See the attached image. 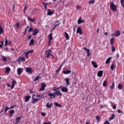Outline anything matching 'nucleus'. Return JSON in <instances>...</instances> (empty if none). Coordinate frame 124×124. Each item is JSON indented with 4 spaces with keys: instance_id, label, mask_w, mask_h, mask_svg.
Returning a JSON list of instances; mask_svg holds the SVG:
<instances>
[{
    "instance_id": "obj_1",
    "label": "nucleus",
    "mask_w": 124,
    "mask_h": 124,
    "mask_svg": "<svg viewBox=\"0 0 124 124\" xmlns=\"http://www.w3.org/2000/svg\"><path fill=\"white\" fill-rule=\"evenodd\" d=\"M110 8L111 9V10H112V11H114V12H116V11H117V6L115 5L114 2H110Z\"/></svg>"
},
{
    "instance_id": "obj_2",
    "label": "nucleus",
    "mask_w": 124,
    "mask_h": 124,
    "mask_svg": "<svg viewBox=\"0 0 124 124\" xmlns=\"http://www.w3.org/2000/svg\"><path fill=\"white\" fill-rule=\"evenodd\" d=\"M121 35V31H117L115 33L111 34L112 37H118Z\"/></svg>"
},
{
    "instance_id": "obj_3",
    "label": "nucleus",
    "mask_w": 124,
    "mask_h": 124,
    "mask_svg": "<svg viewBox=\"0 0 124 124\" xmlns=\"http://www.w3.org/2000/svg\"><path fill=\"white\" fill-rule=\"evenodd\" d=\"M47 11H48V12L47 13V15H48V16H51L55 13V10H52L51 9H47Z\"/></svg>"
},
{
    "instance_id": "obj_4",
    "label": "nucleus",
    "mask_w": 124,
    "mask_h": 124,
    "mask_svg": "<svg viewBox=\"0 0 124 124\" xmlns=\"http://www.w3.org/2000/svg\"><path fill=\"white\" fill-rule=\"evenodd\" d=\"M45 88H46V84L45 83H43L41 84V88H40L39 90V92H41L42 91H45Z\"/></svg>"
},
{
    "instance_id": "obj_5",
    "label": "nucleus",
    "mask_w": 124,
    "mask_h": 124,
    "mask_svg": "<svg viewBox=\"0 0 124 124\" xmlns=\"http://www.w3.org/2000/svg\"><path fill=\"white\" fill-rule=\"evenodd\" d=\"M83 50H84V51H86L87 57H90V56H91V53L90 52V49L87 48V47H84L83 48Z\"/></svg>"
},
{
    "instance_id": "obj_6",
    "label": "nucleus",
    "mask_w": 124,
    "mask_h": 124,
    "mask_svg": "<svg viewBox=\"0 0 124 124\" xmlns=\"http://www.w3.org/2000/svg\"><path fill=\"white\" fill-rule=\"evenodd\" d=\"M26 71L27 73L29 74H31L32 73V70L30 67H27L26 68Z\"/></svg>"
},
{
    "instance_id": "obj_7",
    "label": "nucleus",
    "mask_w": 124,
    "mask_h": 124,
    "mask_svg": "<svg viewBox=\"0 0 124 124\" xmlns=\"http://www.w3.org/2000/svg\"><path fill=\"white\" fill-rule=\"evenodd\" d=\"M22 72H23V68H18L17 69V73L18 75H21V74H22Z\"/></svg>"
},
{
    "instance_id": "obj_8",
    "label": "nucleus",
    "mask_w": 124,
    "mask_h": 124,
    "mask_svg": "<svg viewBox=\"0 0 124 124\" xmlns=\"http://www.w3.org/2000/svg\"><path fill=\"white\" fill-rule=\"evenodd\" d=\"M61 92H62V93H68V89L65 87H64L61 89Z\"/></svg>"
},
{
    "instance_id": "obj_9",
    "label": "nucleus",
    "mask_w": 124,
    "mask_h": 124,
    "mask_svg": "<svg viewBox=\"0 0 124 124\" xmlns=\"http://www.w3.org/2000/svg\"><path fill=\"white\" fill-rule=\"evenodd\" d=\"M38 32H39L38 29H35V30H33L32 35L35 36L36 34H37V33H38Z\"/></svg>"
},
{
    "instance_id": "obj_10",
    "label": "nucleus",
    "mask_w": 124,
    "mask_h": 124,
    "mask_svg": "<svg viewBox=\"0 0 124 124\" xmlns=\"http://www.w3.org/2000/svg\"><path fill=\"white\" fill-rule=\"evenodd\" d=\"M62 73L65 75L70 74V73H71V70H67L66 71L63 70Z\"/></svg>"
},
{
    "instance_id": "obj_11",
    "label": "nucleus",
    "mask_w": 124,
    "mask_h": 124,
    "mask_svg": "<svg viewBox=\"0 0 124 124\" xmlns=\"http://www.w3.org/2000/svg\"><path fill=\"white\" fill-rule=\"evenodd\" d=\"M102 75H103V71H99L97 73L98 77H102Z\"/></svg>"
},
{
    "instance_id": "obj_12",
    "label": "nucleus",
    "mask_w": 124,
    "mask_h": 124,
    "mask_svg": "<svg viewBox=\"0 0 124 124\" xmlns=\"http://www.w3.org/2000/svg\"><path fill=\"white\" fill-rule=\"evenodd\" d=\"M39 100H40V99L34 98V97L33 96L32 97L31 103H35V102H37V101H39Z\"/></svg>"
},
{
    "instance_id": "obj_13",
    "label": "nucleus",
    "mask_w": 124,
    "mask_h": 124,
    "mask_svg": "<svg viewBox=\"0 0 124 124\" xmlns=\"http://www.w3.org/2000/svg\"><path fill=\"white\" fill-rule=\"evenodd\" d=\"M16 80H13L12 83V86L11 87V90H12L14 88V87H15V85H16Z\"/></svg>"
},
{
    "instance_id": "obj_14",
    "label": "nucleus",
    "mask_w": 124,
    "mask_h": 124,
    "mask_svg": "<svg viewBox=\"0 0 124 124\" xmlns=\"http://www.w3.org/2000/svg\"><path fill=\"white\" fill-rule=\"evenodd\" d=\"M77 33H79L80 35H82V31H81V28L78 27L77 30Z\"/></svg>"
},
{
    "instance_id": "obj_15",
    "label": "nucleus",
    "mask_w": 124,
    "mask_h": 124,
    "mask_svg": "<svg viewBox=\"0 0 124 124\" xmlns=\"http://www.w3.org/2000/svg\"><path fill=\"white\" fill-rule=\"evenodd\" d=\"M25 62V61H26V59L25 58V57H19L18 59V62Z\"/></svg>"
},
{
    "instance_id": "obj_16",
    "label": "nucleus",
    "mask_w": 124,
    "mask_h": 124,
    "mask_svg": "<svg viewBox=\"0 0 124 124\" xmlns=\"http://www.w3.org/2000/svg\"><path fill=\"white\" fill-rule=\"evenodd\" d=\"M92 63L94 68H97V67H98V65H97V64H96L94 61H92Z\"/></svg>"
},
{
    "instance_id": "obj_17",
    "label": "nucleus",
    "mask_w": 124,
    "mask_h": 124,
    "mask_svg": "<svg viewBox=\"0 0 124 124\" xmlns=\"http://www.w3.org/2000/svg\"><path fill=\"white\" fill-rule=\"evenodd\" d=\"M9 114H10L11 117H13V114H15V110H14V109L9 110Z\"/></svg>"
},
{
    "instance_id": "obj_18",
    "label": "nucleus",
    "mask_w": 124,
    "mask_h": 124,
    "mask_svg": "<svg viewBox=\"0 0 124 124\" xmlns=\"http://www.w3.org/2000/svg\"><path fill=\"white\" fill-rule=\"evenodd\" d=\"M84 22H85V20H82V19H81V18H79L78 20V25H80V24H82V23H84Z\"/></svg>"
},
{
    "instance_id": "obj_19",
    "label": "nucleus",
    "mask_w": 124,
    "mask_h": 124,
    "mask_svg": "<svg viewBox=\"0 0 124 124\" xmlns=\"http://www.w3.org/2000/svg\"><path fill=\"white\" fill-rule=\"evenodd\" d=\"M57 95L62 96V93H61V91L58 90L56 92Z\"/></svg>"
},
{
    "instance_id": "obj_20",
    "label": "nucleus",
    "mask_w": 124,
    "mask_h": 124,
    "mask_svg": "<svg viewBox=\"0 0 124 124\" xmlns=\"http://www.w3.org/2000/svg\"><path fill=\"white\" fill-rule=\"evenodd\" d=\"M21 119H22V117H18L16 118V124H18V123H19V122L20 120H21Z\"/></svg>"
},
{
    "instance_id": "obj_21",
    "label": "nucleus",
    "mask_w": 124,
    "mask_h": 124,
    "mask_svg": "<svg viewBox=\"0 0 124 124\" xmlns=\"http://www.w3.org/2000/svg\"><path fill=\"white\" fill-rule=\"evenodd\" d=\"M46 106L47 108H51L53 107V103H51V104H49V103H47L46 104Z\"/></svg>"
},
{
    "instance_id": "obj_22",
    "label": "nucleus",
    "mask_w": 124,
    "mask_h": 124,
    "mask_svg": "<svg viewBox=\"0 0 124 124\" xmlns=\"http://www.w3.org/2000/svg\"><path fill=\"white\" fill-rule=\"evenodd\" d=\"M53 40V36H52V33L49 34V42H51V41Z\"/></svg>"
},
{
    "instance_id": "obj_23",
    "label": "nucleus",
    "mask_w": 124,
    "mask_h": 124,
    "mask_svg": "<svg viewBox=\"0 0 124 124\" xmlns=\"http://www.w3.org/2000/svg\"><path fill=\"white\" fill-rule=\"evenodd\" d=\"M64 33L66 39L68 40V39H69V35L66 32H64Z\"/></svg>"
},
{
    "instance_id": "obj_24",
    "label": "nucleus",
    "mask_w": 124,
    "mask_h": 124,
    "mask_svg": "<svg viewBox=\"0 0 124 124\" xmlns=\"http://www.w3.org/2000/svg\"><path fill=\"white\" fill-rule=\"evenodd\" d=\"M30 99H31V96H29V95L26 96V99H25V102H28V101H29Z\"/></svg>"
},
{
    "instance_id": "obj_25",
    "label": "nucleus",
    "mask_w": 124,
    "mask_h": 124,
    "mask_svg": "<svg viewBox=\"0 0 124 124\" xmlns=\"http://www.w3.org/2000/svg\"><path fill=\"white\" fill-rule=\"evenodd\" d=\"M111 61V57L108 58L106 61V63L107 64L108 63H110V61Z\"/></svg>"
},
{
    "instance_id": "obj_26",
    "label": "nucleus",
    "mask_w": 124,
    "mask_h": 124,
    "mask_svg": "<svg viewBox=\"0 0 124 124\" xmlns=\"http://www.w3.org/2000/svg\"><path fill=\"white\" fill-rule=\"evenodd\" d=\"M43 95H44V94H42V95L38 94V95H36V97H40V98H39V99L40 100V99H42V98H44Z\"/></svg>"
},
{
    "instance_id": "obj_27",
    "label": "nucleus",
    "mask_w": 124,
    "mask_h": 124,
    "mask_svg": "<svg viewBox=\"0 0 124 124\" xmlns=\"http://www.w3.org/2000/svg\"><path fill=\"white\" fill-rule=\"evenodd\" d=\"M96 119L97 120V123H99V122L100 121V117L99 116L97 115L96 116Z\"/></svg>"
},
{
    "instance_id": "obj_28",
    "label": "nucleus",
    "mask_w": 124,
    "mask_h": 124,
    "mask_svg": "<svg viewBox=\"0 0 124 124\" xmlns=\"http://www.w3.org/2000/svg\"><path fill=\"white\" fill-rule=\"evenodd\" d=\"M118 88L119 90H122L123 89V85L122 84H119L118 86Z\"/></svg>"
},
{
    "instance_id": "obj_29",
    "label": "nucleus",
    "mask_w": 124,
    "mask_h": 124,
    "mask_svg": "<svg viewBox=\"0 0 124 124\" xmlns=\"http://www.w3.org/2000/svg\"><path fill=\"white\" fill-rule=\"evenodd\" d=\"M115 118V114H112L111 117L109 119V121H112V120H114Z\"/></svg>"
},
{
    "instance_id": "obj_30",
    "label": "nucleus",
    "mask_w": 124,
    "mask_h": 124,
    "mask_svg": "<svg viewBox=\"0 0 124 124\" xmlns=\"http://www.w3.org/2000/svg\"><path fill=\"white\" fill-rule=\"evenodd\" d=\"M33 43H34V39H31L30 43H29V45H32V44H33Z\"/></svg>"
},
{
    "instance_id": "obj_31",
    "label": "nucleus",
    "mask_w": 124,
    "mask_h": 124,
    "mask_svg": "<svg viewBox=\"0 0 124 124\" xmlns=\"http://www.w3.org/2000/svg\"><path fill=\"white\" fill-rule=\"evenodd\" d=\"M41 77H39V76H37L34 79V81H38L39 79H40Z\"/></svg>"
},
{
    "instance_id": "obj_32",
    "label": "nucleus",
    "mask_w": 124,
    "mask_h": 124,
    "mask_svg": "<svg viewBox=\"0 0 124 124\" xmlns=\"http://www.w3.org/2000/svg\"><path fill=\"white\" fill-rule=\"evenodd\" d=\"M48 96H50V98H51L52 99V98H54V95H53L52 93H48Z\"/></svg>"
},
{
    "instance_id": "obj_33",
    "label": "nucleus",
    "mask_w": 124,
    "mask_h": 124,
    "mask_svg": "<svg viewBox=\"0 0 124 124\" xmlns=\"http://www.w3.org/2000/svg\"><path fill=\"white\" fill-rule=\"evenodd\" d=\"M28 20H29L30 22H34L35 20L34 18L31 19L30 16L28 17Z\"/></svg>"
},
{
    "instance_id": "obj_34",
    "label": "nucleus",
    "mask_w": 124,
    "mask_h": 124,
    "mask_svg": "<svg viewBox=\"0 0 124 124\" xmlns=\"http://www.w3.org/2000/svg\"><path fill=\"white\" fill-rule=\"evenodd\" d=\"M114 68H115V66L114 64H112L110 66V69L111 71H114Z\"/></svg>"
},
{
    "instance_id": "obj_35",
    "label": "nucleus",
    "mask_w": 124,
    "mask_h": 124,
    "mask_svg": "<svg viewBox=\"0 0 124 124\" xmlns=\"http://www.w3.org/2000/svg\"><path fill=\"white\" fill-rule=\"evenodd\" d=\"M65 81H66V85H69V79L66 78H65Z\"/></svg>"
},
{
    "instance_id": "obj_36",
    "label": "nucleus",
    "mask_w": 124,
    "mask_h": 124,
    "mask_svg": "<svg viewBox=\"0 0 124 124\" xmlns=\"http://www.w3.org/2000/svg\"><path fill=\"white\" fill-rule=\"evenodd\" d=\"M55 106H56L57 107H62V105L58 103H55Z\"/></svg>"
},
{
    "instance_id": "obj_37",
    "label": "nucleus",
    "mask_w": 124,
    "mask_h": 124,
    "mask_svg": "<svg viewBox=\"0 0 124 124\" xmlns=\"http://www.w3.org/2000/svg\"><path fill=\"white\" fill-rule=\"evenodd\" d=\"M114 40H115V39L113 38L110 39V42L111 45H113V43H114Z\"/></svg>"
},
{
    "instance_id": "obj_38",
    "label": "nucleus",
    "mask_w": 124,
    "mask_h": 124,
    "mask_svg": "<svg viewBox=\"0 0 124 124\" xmlns=\"http://www.w3.org/2000/svg\"><path fill=\"white\" fill-rule=\"evenodd\" d=\"M8 110H10V108H9L7 107V106H6V108L4 110V113H6V112H7V111H8Z\"/></svg>"
},
{
    "instance_id": "obj_39",
    "label": "nucleus",
    "mask_w": 124,
    "mask_h": 124,
    "mask_svg": "<svg viewBox=\"0 0 124 124\" xmlns=\"http://www.w3.org/2000/svg\"><path fill=\"white\" fill-rule=\"evenodd\" d=\"M10 70H11V69L9 67H7L6 68V72L7 73H9V71H10Z\"/></svg>"
},
{
    "instance_id": "obj_40",
    "label": "nucleus",
    "mask_w": 124,
    "mask_h": 124,
    "mask_svg": "<svg viewBox=\"0 0 124 124\" xmlns=\"http://www.w3.org/2000/svg\"><path fill=\"white\" fill-rule=\"evenodd\" d=\"M24 55H25V57L26 58V59H29V53L27 52H24Z\"/></svg>"
},
{
    "instance_id": "obj_41",
    "label": "nucleus",
    "mask_w": 124,
    "mask_h": 124,
    "mask_svg": "<svg viewBox=\"0 0 124 124\" xmlns=\"http://www.w3.org/2000/svg\"><path fill=\"white\" fill-rule=\"evenodd\" d=\"M103 86L104 87H106L107 86V81L106 80H105L103 83Z\"/></svg>"
},
{
    "instance_id": "obj_42",
    "label": "nucleus",
    "mask_w": 124,
    "mask_h": 124,
    "mask_svg": "<svg viewBox=\"0 0 124 124\" xmlns=\"http://www.w3.org/2000/svg\"><path fill=\"white\" fill-rule=\"evenodd\" d=\"M114 87H115V84L114 83V82H113V83L111 85V86H110V89H114Z\"/></svg>"
},
{
    "instance_id": "obj_43",
    "label": "nucleus",
    "mask_w": 124,
    "mask_h": 124,
    "mask_svg": "<svg viewBox=\"0 0 124 124\" xmlns=\"http://www.w3.org/2000/svg\"><path fill=\"white\" fill-rule=\"evenodd\" d=\"M60 25H61V23H58V24L55 25L54 26V27L52 28V30H55V29H56V28H57V27H58V26H60Z\"/></svg>"
},
{
    "instance_id": "obj_44",
    "label": "nucleus",
    "mask_w": 124,
    "mask_h": 124,
    "mask_svg": "<svg viewBox=\"0 0 124 124\" xmlns=\"http://www.w3.org/2000/svg\"><path fill=\"white\" fill-rule=\"evenodd\" d=\"M46 57L47 58V59H49L50 55H51V53H46Z\"/></svg>"
},
{
    "instance_id": "obj_45",
    "label": "nucleus",
    "mask_w": 124,
    "mask_h": 124,
    "mask_svg": "<svg viewBox=\"0 0 124 124\" xmlns=\"http://www.w3.org/2000/svg\"><path fill=\"white\" fill-rule=\"evenodd\" d=\"M3 32V29L2 27L0 28V34H1Z\"/></svg>"
},
{
    "instance_id": "obj_46",
    "label": "nucleus",
    "mask_w": 124,
    "mask_h": 124,
    "mask_svg": "<svg viewBox=\"0 0 124 124\" xmlns=\"http://www.w3.org/2000/svg\"><path fill=\"white\" fill-rule=\"evenodd\" d=\"M115 51H116V48H115L114 46H112L111 51L114 52Z\"/></svg>"
},
{
    "instance_id": "obj_47",
    "label": "nucleus",
    "mask_w": 124,
    "mask_h": 124,
    "mask_svg": "<svg viewBox=\"0 0 124 124\" xmlns=\"http://www.w3.org/2000/svg\"><path fill=\"white\" fill-rule=\"evenodd\" d=\"M50 4V3H43V5L44 6H47L48 5Z\"/></svg>"
},
{
    "instance_id": "obj_48",
    "label": "nucleus",
    "mask_w": 124,
    "mask_h": 124,
    "mask_svg": "<svg viewBox=\"0 0 124 124\" xmlns=\"http://www.w3.org/2000/svg\"><path fill=\"white\" fill-rule=\"evenodd\" d=\"M58 90L59 89L58 88H56V87L53 88V92H55V93H56Z\"/></svg>"
},
{
    "instance_id": "obj_49",
    "label": "nucleus",
    "mask_w": 124,
    "mask_h": 124,
    "mask_svg": "<svg viewBox=\"0 0 124 124\" xmlns=\"http://www.w3.org/2000/svg\"><path fill=\"white\" fill-rule=\"evenodd\" d=\"M117 112H118V113H119V114H122V113H123L122 109H118L117 110Z\"/></svg>"
},
{
    "instance_id": "obj_50",
    "label": "nucleus",
    "mask_w": 124,
    "mask_h": 124,
    "mask_svg": "<svg viewBox=\"0 0 124 124\" xmlns=\"http://www.w3.org/2000/svg\"><path fill=\"white\" fill-rule=\"evenodd\" d=\"M3 46V42H0V48H1Z\"/></svg>"
},
{
    "instance_id": "obj_51",
    "label": "nucleus",
    "mask_w": 124,
    "mask_h": 124,
    "mask_svg": "<svg viewBox=\"0 0 124 124\" xmlns=\"http://www.w3.org/2000/svg\"><path fill=\"white\" fill-rule=\"evenodd\" d=\"M94 2H95L94 1H93V0L90 1L89 2V4H91L94 3Z\"/></svg>"
},
{
    "instance_id": "obj_52",
    "label": "nucleus",
    "mask_w": 124,
    "mask_h": 124,
    "mask_svg": "<svg viewBox=\"0 0 124 124\" xmlns=\"http://www.w3.org/2000/svg\"><path fill=\"white\" fill-rule=\"evenodd\" d=\"M46 53H47L48 54H50L51 53V49H48L46 51Z\"/></svg>"
},
{
    "instance_id": "obj_53",
    "label": "nucleus",
    "mask_w": 124,
    "mask_h": 124,
    "mask_svg": "<svg viewBox=\"0 0 124 124\" xmlns=\"http://www.w3.org/2000/svg\"><path fill=\"white\" fill-rule=\"evenodd\" d=\"M52 94L53 95V97H54V98L56 97V95H57L56 92L52 93Z\"/></svg>"
},
{
    "instance_id": "obj_54",
    "label": "nucleus",
    "mask_w": 124,
    "mask_h": 124,
    "mask_svg": "<svg viewBox=\"0 0 124 124\" xmlns=\"http://www.w3.org/2000/svg\"><path fill=\"white\" fill-rule=\"evenodd\" d=\"M41 115L43 116V117H45V116H46V113L45 112H42Z\"/></svg>"
},
{
    "instance_id": "obj_55",
    "label": "nucleus",
    "mask_w": 124,
    "mask_h": 124,
    "mask_svg": "<svg viewBox=\"0 0 124 124\" xmlns=\"http://www.w3.org/2000/svg\"><path fill=\"white\" fill-rule=\"evenodd\" d=\"M32 28L31 27L30 28H29L28 31H29V32H31V31H32Z\"/></svg>"
},
{
    "instance_id": "obj_56",
    "label": "nucleus",
    "mask_w": 124,
    "mask_h": 124,
    "mask_svg": "<svg viewBox=\"0 0 124 124\" xmlns=\"http://www.w3.org/2000/svg\"><path fill=\"white\" fill-rule=\"evenodd\" d=\"M8 43V41L7 40V39L5 41V46H6L7 45V43Z\"/></svg>"
},
{
    "instance_id": "obj_57",
    "label": "nucleus",
    "mask_w": 124,
    "mask_h": 124,
    "mask_svg": "<svg viewBox=\"0 0 124 124\" xmlns=\"http://www.w3.org/2000/svg\"><path fill=\"white\" fill-rule=\"evenodd\" d=\"M2 60H3V61H4V62H6V60H7L6 57L3 56Z\"/></svg>"
},
{
    "instance_id": "obj_58",
    "label": "nucleus",
    "mask_w": 124,
    "mask_h": 124,
    "mask_svg": "<svg viewBox=\"0 0 124 124\" xmlns=\"http://www.w3.org/2000/svg\"><path fill=\"white\" fill-rule=\"evenodd\" d=\"M15 106H16V105L12 106L11 107H10L9 108V109H14V107H15Z\"/></svg>"
},
{
    "instance_id": "obj_59",
    "label": "nucleus",
    "mask_w": 124,
    "mask_h": 124,
    "mask_svg": "<svg viewBox=\"0 0 124 124\" xmlns=\"http://www.w3.org/2000/svg\"><path fill=\"white\" fill-rule=\"evenodd\" d=\"M27 52L28 54H30V53H33V51L32 50H29Z\"/></svg>"
},
{
    "instance_id": "obj_60",
    "label": "nucleus",
    "mask_w": 124,
    "mask_h": 124,
    "mask_svg": "<svg viewBox=\"0 0 124 124\" xmlns=\"http://www.w3.org/2000/svg\"><path fill=\"white\" fill-rule=\"evenodd\" d=\"M124 0H121L120 2H121V5H123V4H124Z\"/></svg>"
},
{
    "instance_id": "obj_61",
    "label": "nucleus",
    "mask_w": 124,
    "mask_h": 124,
    "mask_svg": "<svg viewBox=\"0 0 124 124\" xmlns=\"http://www.w3.org/2000/svg\"><path fill=\"white\" fill-rule=\"evenodd\" d=\"M104 124H110V123H109V121H106Z\"/></svg>"
},
{
    "instance_id": "obj_62",
    "label": "nucleus",
    "mask_w": 124,
    "mask_h": 124,
    "mask_svg": "<svg viewBox=\"0 0 124 124\" xmlns=\"http://www.w3.org/2000/svg\"><path fill=\"white\" fill-rule=\"evenodd\" d=\"M16 28H19V23H16Z\"/></svg>"
},
{
    "instance_id": "obj_63",
    "label": "nucleus",
    "mask_w": 124,
    "mask_h": 124,
    "mask_svg": "<svg viewBox=\"0 0 124 124\" xmlns=\"http://www.w3.org/2000/svg\"><path fill=\"white\" fill-rule=\"evenodd\" d=\"M116 108L117 107L116 106V105L113 106V107H112V109H113L114 110H115Z\"/></svg>"
},
{
    "instance_id": "obj_64",
    "label": "nucleus",
    "mask_w": 124,
    "mask_h": 124,
    "mask_svg": "<svg viewBox=\"0 0 124 124\" xmlns=\"http://www.w3.org/2000/svg\"><path fill=\"white\" fill-rule=\"evenodd\" d=\"M120 56V55L119 54H116V58L119 59V57Z\"/></svg>"
}]
</instances>
